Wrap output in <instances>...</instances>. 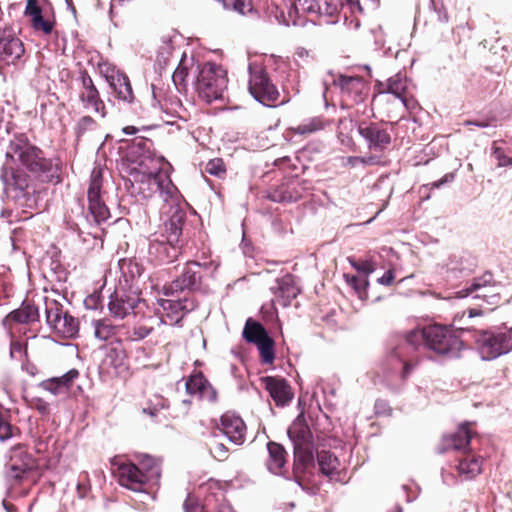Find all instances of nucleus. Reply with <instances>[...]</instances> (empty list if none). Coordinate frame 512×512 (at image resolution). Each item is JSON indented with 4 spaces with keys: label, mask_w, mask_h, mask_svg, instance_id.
<instances>
[{
    "label": "nucleus",
    "mask_w": 512,
    "mask_h": 512,
    "mask_svg": "<svg viewBox=\"0 0 512 512\" xmlns=\"http://www.w3.org/2000/svg\"><path fill=\"white\" fill-rule=\"evenodd\" d=\"M186 391L192 396H197L200 400L215 402L217 399L216 390L202 373L192 375L186 381Z\"/></svg>",
    "instance_id": "nucleus-26"
},
{
    "label": "nucleus",
    "mask_w": 512,
    "mask_h": 512,
    "mask_svg": "<svg viewBox=\"0 0 512 512\" xmlns=\"http://www.w3.org/2000/svg\"><path fill=\"white\" fill-rule=\"evenodd\" d=\"M453 174H446L440 180L435 181L431 184L432 188H440L444 184L451 182L453 180Z\"/></svg>",
    "instance_id": "nucleus-60"
},
{
    "label": "nucleus",
    "mask_w": 512,
    "mask_h": 512,
    "mask_svg": "<svg viewBox=\"0 0 512 512\" xmlns=\"http://www.w3.org/2000/svg\"><path fill=\"white\" fill-rule=\"evenodd\" d=\"M400 99L407 109H412L415 107L416 103L413 99H408L405 97V95L403 97H401Z\"/></svg>",
    "instance_id": "nucleus-63"
},
{
    "label": "nucleus",
    "mask_w": 512,
    "mask_h": 512,
    "mask_svg": "<svg viewBox=\"0 0 512 512\" xmlns=\"http://www.w3.org/2000/svg\"><path fill=\"white\" fill-rule=\"evenodd\" d=\"M97 127L96 121L90 116L81 117L75 126V135L80 139L86 132L93 131Z\"/></svg>",
    "instance_id": "nucleus-43"
},
{
    "label": "nucleus",
    "mask_w": 512,
    "mask_h": 512,
    "mask_svg": "<svg viewBox=\"0 0 512 512\" xmlns=\"http://www.w3.org/2000/svg\"><path fill=\"white\" fill-rule=\"evenodd\" d=\"M102 172L94 169L91 173L90 184L87 191L88 211L82 218L89 224L97 225L105 222L110 217V212L101 198Z\"/></svg>",
    "instance_id": "nucleus-10"
},
{
    "label": "nucleus",
    "mask_w": 512,
    "mask_h": 512,
    "mask_svg": "<svg viewBox=\"0 0 512 512\" xmlns=\"http://www.w3.org/2000/svg\"><path fill=\"white\" fill-rule=\"evenodd\" d=\"M173 47L171 41H165L164 45L159 49L157 53V64L160 69H163L169 62L170 56L172 55Z\"/></svg>",
    "instance_id": "nucleus-46"
},
{
    "label": "nucleus",
    "mask_w": 512,
    "mask_h": 512,
    "mask_svg": "<svg viewBox=\"0 0 512 512\" xmlns=\"http://www.w3.org/2000/svg\"><path fill=\"white\" fill-rule=\"evenodd\" d=\"M407 89V79L401 74H396L387 80L386 92L395 95L397 98L404 96Z\"/></svg>",
    "instance_id": "nucleus-39"
},
{
    "label": "nucleus",
    "mask_w": 512,
    "mask_h": 512,
    "mask_svg": "<svg viewBox=\"0 0 512 512\" xmlns=\"http://www.w3.org/2000/svg\"><path fill=\"white\" fill-rule=\"evenodd\" d=\"M187 76H188V65H187L186 55L184 54L178 64V66L176 67V69L174 70V72L172 74V81H173L176 89L179 92L186 90Z\"/></svg>",
    "instance_id": "nucleus-37"
},
{
    "label": "nucleus",
    "mask_w": 512,
    "mask_h": 512,
    "mask_svg": "<svg viewBox=\"0 0 512 512\" xmlns=\"http://www.w3.org/2000/svg\"><path fill=\"white\" fill-rule=\"evenodd\" d=\"M134 147H137L140 151L145 152L150 150L152 141L144 137H136L132 140Z\"/></svg>",
    "instance_id": "nucleus-56"
},
{
    "label": "nucleus",
    "mask_w": 512,
    "mask_h": 512,
    "mask_svg": "<svg viewBox=\"0 0 512 512\" xmlns=\"http://www.w3.org/2000/svg\"><path fill=\"white\" fill-rule=\"evenodd\" d=\"M118 480L121 486L134 492L145 491L146 484L150 482L138 465L132 462H123L118 466Z\"/></svg>",
    "instance_id": "nucleus-18"
},
{
    "label": "nucleus",
    "mask_w": 512,
    "mask_h": 512,
    "mask_svg": "<svg viewBox=\"0 0 512 512\" xmlns=\"http://www.w3.org/2000/svg\"><path fill=\"white\" fill-rule=\"evenodd\" d=\"M46 322L58 336L72 339L79 332L77 318L64 311L63 305L56 300L45 302Z\"/></svg>",
    "instance_id": "nucleus-8"
},
{
    "label": "nucleus",
    "mask_w": 512,
    "mask_h": 512,
    "mask_svg": "<svg viewBox=\"0 0 512 512\" xmlns=\"http://www.w3.org/2000/svg\"><path fill=\"white\" fill-rule=\"evenodd\" d=\"M209 451L211 456L218 461H223L228 458L229 451L228 448L223 443L214 442L213 444L210 445Z\"/></svg>",
    "instance_id": "nucleus-50"
},
{
    "label": "nucleus",
    "mask_w": 512,
    "mask_h": 512,
    "mask_svg": "<svg viewBox=\"0 0 512 512\" xmlns=\"http://www.w3.org/2000/svg\"><path fill=\"white\" fill-rule=\"evenodd\" d=\"M293 443L295 474L314 465L312 432L305 420L304 414H299L287 430Z\"/></svg>",
    "instance_id": "nucleus-3"
},
{
    "label": "nucleus",
    "mask_w": 512,
    "mask_h": 512,
    "mask_svg": "<svg viewBox=\"0 0 512 512\" xmlns=\"http://www.w3.org/2000/svg\"><path fill=\"white\" fill-rule=\"evenodd\" d=\"M324 128V122L320 117H313L304 120L297 127L292 128L295 134L310 135Z\"/></svg>",
    "instance_id": "nucleus-38"
},
{
    "label": "nucleus",
    "mask_w": 512,
    "mask_h": 512,
    "mask_svg": "<svg viewBox=\"0 0 512 512\" xmlns=\"http://www.w3.org/2000/svg\"><path fill=\"white\" fill-rule=\"evenodd\" d=\"M317 462L321 473L327 477L331 478L338 472L340 462L330 451L321 450L317 452Z\"/></svg>",
    "instance_id": "nucleus-33"
},
{
    "label": "nucleus",
    "mask_w": 512,
    "mask_h": 512,
    "mask_svg": "<svg viewBox=\"0 0 512 512\" xmlns=\"http://www.w3.org/2000/svg\"><path fill=\"white\" fill-rule=\"evenodd\" d=\"M471 438L472 435L468 426L466 424L460 425L454 434L443 439L445 447L441 452L445 450L466 452L470 447Z\"/></svg>",
    "instance_id": "nucleus-29"
},
{
    "label": "nucleus",
    "mask_w": 512,
    "mask_h": 512,
    "mask_svg": "<svg viewBox=\"0 0 512 512\" xmlns=\"http://www.w3.org/2000/svg\"><path fill=\"white\" fill-rule=\"evenodd\" d=\"M93 326L94 336L101 341H107L117 333V326L113 325L108 319L95 320Z\"/></svg>",
    "instance_id": "nucleus-35"
},
{
    "label": "nucleus",
    "mask_w": 512,
    "mask_h": 512,
    "mask_svg": "<svg viewBox=\"0 0 512 512\" xmlns=\"http://www.w3.org/2000/svg\"><path fill=\"white\" fill-rule=\"evenodd\" d=\"M302 197L299 190L290 186H282L278 190L274 191L270 198L274 202H285L293 203L298 201Z\"/></svg>",
    "instance_id": "nucleus-36"
},
{
    "label": "nucleus",
    "mask_w": 512,
    "mask_h": 512,
    "mask_svg": "<svg viewBox=\"0 0 512 512\" xmlns=\"http://www.w3.org/2000/svg\"><path fill=\"white\" fill-rule=\"evenodd\" d=\"M32 465L24 462L22 464H17L13 462L10 464L9 469L7 471V477L16 482H21L26 475L31 471Z\"/></svg>",
    "instance_id": "nucleus-41"
},
{
    "label": "nucleus",
    "mask_w": 512,
    "mask_h": 512,
    "mask_svg": "<svg viewBox=\"0 0 512 512\" xmlns=\"http://www.w3.org/2000/svg\"><path fill=\"white\" fill-rule=\"evenodd\" d=\"M248 90L259 103L272 107L279 99V91L272 83L268 73L259 65L249 64Z\"/></svg>",
    "instance_id": "nucleus-7"
},
{
    "label": "nucleus",
    "mask_w": 512,
    "mask_h": 512,
    "mask_svg": "<svg viewBox=\"0 0 512 512\" xmlns=\"http://www.w3.org/2000/svg\"><path fill=\"white\" fill-rule=\"evenodd\" d=\"M212 263H200L197 261H188L179 277L173 280L168 286L165 287L166 295H173L174 293L188 291H196L200 289L202 274L201 269L208 268Z\"/></svg>",
    "instance_id": "nucleus-12"
},
{
    "label": "nucleus",
    "mask_w": 512,
    "mask_h": 512,
    "mask_svg": "<svg viewBox=\"0 0 512 512\" xmlns=\"http://www.w3.org/2000/svg\"><path fill=\"white\" fill-rule=\"evenodd\" d=\"M358 133L370 151L381 153L391 144V134L382 123L363 121L358 125Z\"/></svg>",
    "instance_id": "nucleus-14"
},
{
    "label": "nucleus",
    "mask_w": 512,
    "mask_h": 512,
    "mask_svg": "<svg viewBox=\"0 0 512 512\" xmlns=\"http://www.w3.org/2000/svg\"><path fill=\"white\" fill-rule=\"evenodd\" d=\"M182 247L174 245L155 233L149 243V255L158 263H171L181 254Z\"/></svg>",
    "instance_id": "nucleus-20"
},
{
    "label": "nucleus",
    "mask_w": 512,
    "mask_h": 512,
    "mask_svg": "<svg viewBox=\"0 0 512 512\" xmlns=\"http://www.w3.org/2000/svg\"><path fill=\"white\" fill-rule=\"evenodd\" d=\"M360 163L368 164V165L374 164V163H376V157H374V156L360 157Z\"/></svg>",
    "instance_id": "nucleus-64"
},
{
    "label": "nucleus",
    "mask_w": 512,
    "mask_h": 512,
    "mask_svg": "<svg viewBox=\"0 0 512 512\" xmlns=\"http://www.w3.org/2000/svg\"><path fill=\"white\" fill-rule=\"evenodd\" d=\"M5 156L6 161L0 169L4 194L24 211L37 207L38 195L32 177L43 183L61 181L60 158L48 157L25 133L13 135Z\"/></svg>",
    "instance_id": "nucleus-1"
},
{
    "label": "nucleus",
    "mask_w": 512,
    "mask_h": 512,
    "mask_svg": "<svg viewBox=\"0 0 512 512\" xmlns=\"http://www.w3.org/2000/svg\"><path fill=\"white\" fill-rule=\"evenodd\" d=\"M80 477H83V481H79L77 484V494L79 498H85L90 491V485L88 483V474L83 473Z\"/></svg>",
    "instance_id": "nucleus-55"
},
{
    "label": "nucleus",
    "mask_w": 512,
    "mask_h": 512,
    "mask_svg": "<svg viewBox=\"0 0 512 512\" xmlns=\"http://www.w3.org/2000/svg\"><path fill=\"white\" fill-rule=\"evenodd\" d=\"M125 266L128 267L129 272L131 274V277H135V276H140L141 275V267L137 263H135V262H133L131 260H129L128 262L124 260L121 263V269L123 271L125 269Z\"/></svg>",
    "instance_id": "nucleus-57"
},
{
    "label": "nucleus",
    "mask_w": 512,
    "mask_h": 512,
    "mask_svg": "<svg viewBox=\"0 0 512 512\" xmlns=\"http://www.w3.org/2000/svg\"><path fill=\"white\" fill-rule=\"evenodd\" d=\"M106 81L119 100L131 103L134 99L128 76L114 68L105 73Z\"/></svg>",
    "instance_id": "nucleus-24"
},
{
    "label": "nucleus",
    "mask_w": 512,
    "mask_h": 512,
    "mask_svg": "<svg viewBox=\"0 0 512 512\" xmlns=\"http://www.w3.org/2000/svg\"><path fill=\"white\" fill-rule=\"evenodd\" d=\"M46 0H27L25 15L31 19L32 27L36 31L50 34L53 30V22L45 20L42 16L43 3Z\"/></svg>",
    "instance_id": "nucleus-27"
},
{
    "label": "nucleus",
    "mask_w": 512,
    "mask_h": 512,
    "mask_svg": "<svg viewBox=\"0 0 512 512\" xmlns=\"http://www.w3.org/2000/svg\"><path fill=\"white\" fill-rule=\"evenodd\" d=\"M270 289L283 307L289 306L291 300L296 298L300 292L295 283L294 276L291 274H286L276 279L275 284Z\"/></svg>",
    "instance_id": "nucleus-25"
},
{
    "label": "nucleus",
    "mask_w": 512,
    "mask_h": 512,
    "mask_svg": "<svg viewBox=\"0 0 512 512\" xmlns=\"http://www.w3.org/2000/svg\"><path fill=\"white\" fill-rule=\"evenodd\" d=\"M349 261H350L351 266L355 270L363 273L366 278L369 274L373 273L376 268L374 262L371 260L356 261V260L349 259Z\"/></svg>",
    "instance_id": "nucleus-47"
},
{
    "label": "nucleus",
    "mask_w": 512,
    "mask_h": 512,
    "mask_svg": "<svg viewBox=\"0 0 512 512\" xmlns=\"http://www.w3.org/2000/svg\"><path fill=\"white\" fill-rule=\"evenodd\" d=\"M319 15L325 16H335L339 13L344 14L345 24L350 29L357 30L360 27V20L357 18L348 19L347 10L351 13L354 12L355 9L361 10L359 4H355L350 0H318Z\"/></svg>",
    "instance_id": "nucleus-16"
},
{
    "label": "nucleus",
    "mask_w": 512,
    "mask_h": 512,
    "mask_svg": "<svg viewBox=\"0 0 512 512\" xmlns=\"http://www.w3.org/2000/svg\"><path fill=\"white\" fill-rule=\"evenodd\" d=\"M501 285L493 280L491 273L486 272L476 277L471 284L458 292L459 297L472 296L483 300L488 306H497L501 301Z\"/></svg>",
    "instance_id": "nucleus-11"
},
{
    "label": "nucleus",
    "mask_w": 512,
    "mask_h": 512,
    "mask_svg": "<svg viewBox=\"0 0 512 512\" xmlns=\"http://www.w3.org/2000/svg\"><path fill=\"white\" fill-rule=\"evenodd\" d=\"M132 187L143 198L151 197L154 193L158 192L164 204L176 201L180 196L177 187L173 184L168 174L161 170L156 173L136 174Z\"/></svg>",
    "instance_id": "nucleus-5"
},
{
    "label": "nucleus",
    "mask_w": 512,
    "mask_h": 512,
    "mask_svg": "<svg viewBox=\"0 0 512 512\" xmlns=\"http://www.w3.org/2000/svg\"><path fill=\"white\" fill-rule=\"evenodd\" d=\"M220 431L235 445H242L245 442L246 425L243 419L227 412L220 418Z\"/></svg>",
    "instance_id": "nucleus-21"
},
{
    "label": "nucleus",
    "mask_w": 512,
    "mask_h": 512,
    "mask_svg": "<svg viewBox=\"0 0 512 512\" xmlns=\"http://www.w3.org/2000/svg\"><path fill=\"white\" fill-rule=\"evenodd\" d=\"M262 382L277 406L288 405L293 399V392L288 382L279 377L266 376Z\"/></svg>",
    "instance_id": "nucleus-23"
},
{
    "label": "nucleus",
    "mask_w": 512,
    "mask_h": 512,
    "mask_svg": "<svg viewBox=\"0 0 512 512\" xmlns=\"http://www.w3.org/2000/svg\"><path fill=\"white\" fill-rule=\"evenodd\" d=\"M162 309L160 322L166 325L181 326L183 317L197 307L193 298L184 297L182 299H160L158 300Z\"/></svg>",
    "instance_id": "nucleus-13"
},
{
    "label": "nucleus",
    "mask_w": 512,
    "mask_h": 512,
    "mask_svg": "<svg viewBox=\"0 0 512 512\" xmlns=\"http://www.w3.org/2000/svg\"><path fill=\"white\" fill-rule=\"evenodd\" d=\"M184 512H200L201 508L199 505L188 497L183 504Z\"/></svg>",
    "instance_id": "nucleus-59"
},
{
    "label": "nucleus",
    "mask_w": 512,
    "mask_h": 512,
    "mask_svg": "<svg viewBox=\"0 0 512 512\" xmlns=\"http://www.w3.org/2000/svg\"><path fill=\"white\" fill-rule=\"evenodd\" d=\"M138 467L150 482L157 481L160 477V464L150 455H142Z\"/></svg>",
    "instance_id": "nucleus-34"
},
{
    "label": "nucleus",
    "mask_w": 512,
    "mask_h": 512,
    "mask_svg": "<svg viewBox=\"0 0 512 512\" xmlns=\"http://www.w3.org/2000/svg\"><path fill=\"white\" fill-rule=\"evenodd\" d=\"M242 336L248 343L256 345L269 336V334L260 322L249 318L245 323Z\"/></svg>",
    "instance_id": "nucleus-32"
},
{
    "label": "nucleus",
    "mask_w": 512,
    "mask_h": 512,
    "mask_svg": "<svg viewBox=\"0 0 512 512\" xmlns=\"http://www.w3.org/2000/svg\"><path fill=\"white\" fill-rule=\"evenodd\" d=\"M492 150V155L499 167L512 166V157L508 156L503 148L497 146V142L493 143Z\"/></svg>",
    "instance_id": "nucleus-45"
},
{
    "label": "nucleus",
    "mask_w": 512,
    "mask_h": 512,
    "mask_svg": "<svg viewBox=\"0 0 512 512\" xmlns=\"http://www.w3.org/2000/svg\"><path fill=\"white\" fill-rule=\"evenodd\" d=\"M41 387L55 396L66 394L64 386L60 385L56 377L43 381Z\"/></svg>",
    "instance_id": "nucleus-49"
},
{
    "label": "nucleus",
    "mask_w": 512,
    "mask_h": 512,
    "mask_svg": "<svg viewBox=\"0 0 512 512\" xmlns=\"http://www.w3.org/2000/svg\"><path fill=\"white\" fill-rule=\"evenodd\" d=\"M333 83L341 90L342 97L352 103L363 102L368 94V83L360 76L338 75Z\"/></svg>",
    "instance_id": "nucleus-15"
},
{
    "label": "nucleus",
    "mask_w": 512,
    "mask_h": 512,
    "mask_svg": "<svg viewBox=\"0 0 512 512\" xmlns=\"http://www.w3.org/2000/svg\"><path fill=\"white\" fill-rule=\"evenodd\" d=\"M464 125H474L479 128H486L491 126V122L489 120H467L464 122Z\"/></svg>",
    "instance_id": "nucleus-61"
},
{
    "label": "nucleus",
    "mask_w": 512,
    "mask_h": 512,
    "mask_svg": "<svg viewBox=\"0 0 512 512\" xmlns=\"http://www.w3.org/2000/svg\"><path fill=\"white\" fill-rule=\"evenodd\" d=\"M80 79L83 87V91L79 95L81 102L86 107H92L95 113L100 114L104 118L106 116L105 104L101 100L99 91L94 85L92 78L84 70L80 73Z\"/></svg>",
    "instance_id": "nucleus-22"
},
{
    "label": "nucleus",
    "mask_w": 512,
    "mask_h": 512,
    "mask_svg": "<svg viewBox=\"0 0 512 512\" xmlns=\"http://www.w3.org/2000/svg\"><path fill=\"white\" fill-rule=\"evenodd\" d=\"M38 318L39 313L37 307L29 303H23L20 308L13 310L7 315L6 321L28 324L38 320Z\"/></svg>",
    "instance_id": "nucleus-30"
},
{
    "label": "nucleus",
    "mask_w": 512,
    "mask_h": 512,
    "mask_svg": "<svg viewBox=\"0 0 512 512\" xmlns=\"http://www.w3.org/2000/svg\"><path fill=\"white\" fill-rule=\"evenodd\" d=\"M422 346L440 356L458 358L464 344L456 331L438 324L413 329L398 337L389 354L394 370L398 373L397 380H386L387 387L393 393L404 388L406 381L420 364L419 349Z\"/></svg>",
    "instance_id": "nucleus-2"
},
{
    "label": "nucleus",
    "mask_w": 512,
    "mask_h": 512,
    "mask_svg": "<svg viewBox=\"0 0 512 512\" xmlns=\"http://www.w3.org/2000/svg\"><path fill=\"white\" fill-rule=\"evenodd\" d=\"M482 360H494L512 351V329L481 330L475 334Z\"/></svg>",
    "instance_id": "nucleus-6"
},
{
    "label": "nucleus",
    "mask_w": 512,
    "mask_h": 512,
    "mask_svg": "<svg viewBox=\"0 0 512 512\" xmlns=\"http://www.w3.org/2000/svg\"><path fill=\"white\" fill-rule=\"evenodd\" d=\"M269 457L266 465L267 469L275 475H285L286 473V451L284 447L276 442L267 443Z\"/></svg>",
    "instance_id": "nucleus-28"
},
{
    "label": "nucleus",
    "mask_w": 512,
    "mask_h": 512,
    "mask_svg": "<svg viewBox=\"0 0 512 512\" xmlns=\"http://www.w3.org/2000/svg\"><path fill=\"white\" fill-rule=\"evenodd\" d=\"M481 459L472 455L459 460L457 470L463 480H470L481 473Z\"/></svg>",
    "instance_id": "nucleus-31"
},
{
    "label": "nucleus",
    "mask_w": 512,
    "mask_h": 512,
    "mask_svg": "<svg viewBox=\"0 0 512 512\" xmlns=\"http://www.w3.org/2000/svg\"><path fill=\"white\" fill-rule=\"evenodd\" d=\"M24 45L11 30H0V61L15 64L24 54Z\"/></svg>",
    "instance_id": "nucleus-19"
},
{
    "label": "nucleus",
    "mask_w": 512,
    "mask_h": 512,
    "mask_svg": "<svg viewBox=\"0 0 512 512\" xmlns=\"http://www.w3.org/2000/svg\"><path fill=\"white\" fill-rule=\"evenodd\" d=\"M227 86V71L221 65L207 62L198 66L195 87L199 97L207 103L222 99Z\"/></svg>",
    "instance_id": "nucleus-4"
},
{
    "label": "nucleus",
    "mask_w": 512,
    "mask_h": 512,
    "mask_svg": "<svg viewBox=\"0 0 512 512\" xmlns=\"http://www.w3.org/2000/svg\"><path fill=\"white\" fill-rule=\"evenodd\" d=\"M295 9L297 11L301 10L302 12L319 15L320 7L318 5V0H297L295 3Z\"/></svg>",
    "instance_id": "nucleus-48"
},
{
    "label": "nucleus",
    "mask_w": 512,
    "mask_h": 512,
    "mask_svg": "<svg viewBox=\"0 0 512 512\" xmlns=\"http://www.w3.org/2000/svg\"><path fill=\"white\" fill-rule=\"evenodd\" d=\"M205 171L208 174H210L212 176H216L218 178L223 177L226 173L224 162L220 158H215V159L210 160L206 164Z\"/></svg>",
    "instance_id": "nucleus-44"
},
{
    "label": "nucleus",
    "mask_w": 512,
    "mask_h": 512,
    "mask_svg": "<svg viewBox=\"0 0 512 512\" xmlns=\"http://www.w3.org/2000/svg\"><path fill=\"white\" fill-rule=\"evenodd\" d=\"M152 331H153L152 327L137 326V327L133 328V330L130 334V338L132 340H142V339L146 338L147 336H149Z\"/></svg>",
    "instance_id": "nucleus-54"
},
{
    "label": "nucleus",
    "mask_w": 512,
    "mask_h": 512,
    "mask_svg": "<svg viewBox=\"0 0 512 512\" xmlns=\"http://www.w3.org/2000/svg\"><path fill=\"white\" fill-rule=\"evenodd\" d=\"M79 371L77 369H71L61 377H56L60 385H63L65 392L67 393L73 381L78 378Z\"/></svg>",
    "instance_id": "nucleus-52"
},
{
    "label": "nucleus",
    "mask_w": 512,
    "mask_h": 512,
    "mask_svg": "<svg viewBox=\"0 0 512 512\" xmlns=\"http://www.w3.org/2000/svg\"><path fill=\"white\" fill-rule=\"evenodd\" d=\"M430 7L437 14V19L440 22H448V14L444 7L443 0H430Z\"/></svg>",
    "instance_id": "nucleus-51"
},
{
    "label": "nucleus",
    "mask_w": 512,
    "mask_h": 512,
    "mask_svg": "<svg viewBox=\"0 0 512 512\" xmlns=\"http://www.w3.org/2000/svg\"><path fill=\"white\" fill-rule=\"evenodd\" d=\"M442 481H443V483H445L447 485H451L454 483L455 478H454L453 474H451V473L445 474L444 471H442Z\"/></svg>",
    "instance_id": "nucleus-62"
},
{
    "label": "nucleus",
    "mask_w": 512,
    "mask_h": 512,
    "mask_svg": "<svg viewBox=\"0 0 512 512\" xmlns=\"http://www.w3.org/2000/svg\"><path fill=\"white\" fill-rule=\"evenodd\" d=\"M162 214L168 216L164 221L161 231L157 233L158 236L165 238L168 242L174 245L183 246V226L186 220V212L181 207L180 198L176 201H170L161 208Z\"/></svg>",
    "instance_id": "nucleus-9"
},
{
    "label": "nucleus",
    "mask_w": 512,
    "mask_h": 512,
    "mask_svg": "<svg viewBox=\"0 0 512 512\" xmlns=\"http://www.w3.org/2000/svg\"><path fill=\"white\" fill-rule=\"evenodd\" d=\"M395 279L394 271L392 269H389L384 273L383 276L378 278V283L385 286H390Z\"/></svg>",
    "instance_id": "nucleus-58"
},
{
    "label": "nucleus",
    "mask_w": 512,
    "mask_h": 512,
    "mask_svg": "<svg viewBox=\"0 0 512 512\" xmlns=\"http://www.w3.org/2000/svg\"><path fill=\"white\" fill-rule=\"evenodd\" d=\"M374 38H375V44L380 48L384 49V53L386 55H393V51L391 47L385 48L386 41L384 39V32L381 26H378L376 29L373 30Z\"/></svg>",
    "instance_id": "nucleus-53"
},
{
    "label": "nucleus",
    "mask_w": 512,
    "mask_h": 512,
    "mask_svg": "<svg viewBox=\"0 0 512 512\" xmlns=\"http://www.w3.org/2000/svg\"><path fill=\"white\" fill-rule=\"evenodd\" d=\"M143 304L144 302L138 295L127 293L124 290H116L110 296L108 308L114 317L123 319Z\"/></svg>",
    "instance_id": "nucleus-17"
},
{
    "label": "nucleus",
    "mask_w": 512,
    "mask_h": 512,
    "mask_svg": "<svg viewBox=\"0 0 512 512\" xmlns=\"http://www.w3.org/2000/svg\"><path fill=\"white\" fill-rule=\"evenodd\" d=\"M274 345V340L270 336H267L264 340H261L259 343L256 344L259 350L262 363H273L275 359Z\"/></svg>",
    "instance_id": "nucleus-40"
},
{
    "label": "nucleus",
    "mask_w": 512,
    "mask_h": 512,
    "mask_svg": "<svg viewBox=\"0 0 512 512\" xmlns=\"http://www.w3.org/2000/svg\"><path fill=\"white\" fill-rule=\"evenodd\" d=\"M347 283L355 290L360 299L367 297L369 281L366 277L345 275Z\"/></svg>",
    "instance_id": "nucleus-42"
}]
</instances>
